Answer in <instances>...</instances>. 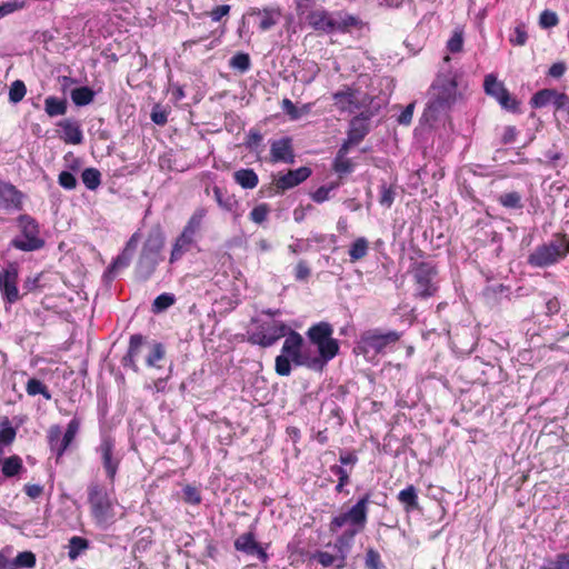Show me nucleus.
<instances>
[{
    "mask_svg": "<svg viewBox=\"0 0 569 569\" xmlns=\"http://www.w3.org/2000/svg\"><path fill=\"white\" fill-rule=\"evenodd\" d=\"M458 98L457 74H439L429 90V100L422 113L425 123L432 124L446 117Z\"/></svg>",
    "mask_w": 569,
    "mask_h": 569,
    "instance_id": "f257e3e1",
    "label": "nucleus"
},
{
    "mask_svg": "<svg viewBox=\"0 0 569 569\" xmlns=\"http://www.w3.org/2000/svg\"><path fill=\"white\" fill-rule=\"evenodd\" d=\"M303 338L300 333L289 330L282 345L281 355L276 357L274 370L281 377H288L291 373V362L295 366H305L313 370L320 369V361H315L313 357L302 351Z\"/></svg>",
    "mask_w": 569,
    "mask_h": 569,
    "instance_id": "f03ea898",
    "label": "nucleus"
},
{
    "mask_svg": "<svg viewBox=\"0 0 569 569\" xmlns=\"http://www.w3.org/2000/svg\"><path fill=\"white\" fill-rule=\"evenodd\" d=\"M163 246V233L160 230L151 231L143 243L136 266V274L140 280L146 281L153 274L157 266L161 261Z\"/></svg>",
    "mask_w": 569,
    "mask_h": 569,
    "instance_id": "7ed1b4c3",
    "label": "nucleus"
},
{
    "mask_svg": "<svg viewBox=\"0 0 569 569\" xmlns=\"http://www.w3.org/2000/svg\"><path fill=\"white\" fill-rule=\"evenodd\" d=\"M333 329L329 322H318L311 326L307 331L310 342L316 345L319 351L318 357H313L315 361H320V369L333 359L339 351V343L332 338Z\"/></svg>",
    "mask_w": 569,
    "mask_h": 569,
    "instance_id": "20e7f679",
    "label": "nucleus"
},
{
    "mask_svg": "<svg viewBox=\"0 0 569 569\" xmlns=\"http://www.w3.org/2000/svg\"><path fill=\"white\" fill-rule=\"evenodd\" d=\"M370 497L369 492L365 493L350 509L335 516L329 523V530L337 532L348 525L347 531L361 532L367 523Z\"/></svg>",
    "mask_w": 569,
    "mask_h": 569,
    "instance_id": "39448f33",
    "label": "nucleus"
},
{
    "mask_svg": "<svg viewBox=\"0 0 569 569\" xmlns=\"http://www.w3.org/2000/svg\"><path fill=\"white\" fill-rule=\"evenodd\" d=\"M88 502L91 516L98 526L106 527L113 522L114 505L107 490L97 482L88 486Z\"/></svg>",
    "mask_w": 569,
    "mask_h": 569,
    "instance_id": "423d86ee",
    "label": "nucleus"
},
{
    "mask_svg": "<svg viewBox=\"0 0 569 569\" xmlns=\"http://www.w3.org/2000/svg\"><path fill=\"white\" fill-rule=\"evenodd\" d=\"M569 252V243L566 239L559 238L538 246L528 257V263L532 267L545 268L558 262Z\"/></svg>",
    "mask_w": 569,
    "mask_h": 569,
    "instance_id": "0eeeda50",
    "label": "nucleus"
},
{
    "mask_svg": "<svg viewBox=\"0 0 569 569\" xmlns=\"http://www.w3.org/2000/svg\"><path fill=\"white\" fill-rule=\"evenodd\" d=\"M416 297L426 299L436 295L438 290V270L430 262H419L412 270Z\"/></svg>",
    "mask_w": 569,
    "mask_h": 569,
    "instance_id": "6e6552de",
    "label": "nucleus"
},
{
    "mask_svg": "<svg viewBox=\"0 0 569 569\" xmlns=\"http://www.w3.org/2000/svg\"><path fill=\"white\" fill-rule=\"evenodd\" d=\"M290 328L280 320L261 322L254 331L249 333L248 341L262 348L273 346L279 339L286 337Z\"/></svg>",
    "mask_w": 569,
    "mask_h": 569,
    "instance_id": "1a4fd4ad",
    "label": "nucleus"
},
{
    "mask_svg": "<svg viewBox=\"0 0 569 569\" xmlns=\"http://www.w3.org/2000/svg\"><path fill=\"white\" fill-rule=\"evenodd\" d=\"M96 451L99 453L106 476L112 485L121 461V457L116 451L114 440L110 436L103 435Z\"/></svg>",
    "mask_w": 569,
    "mask_h": 569,
    "instance_id": "9d476101",
    "label": "nucleus"
},
{
    "mask_svg": "<svg viewBox=\"0 0 569 569\" xmlns=\"http://www.w3.org/2000/svg\"><path fill=\"white\" fill-rule=\"evenodd\" d=\"M22 237L16 238L12 246L22 251H33L43 247L44 241L39 237V227L34 219L23 216L20 219Z\"/></svg>",
    "mask_w": 569,
    "mask_h": 569,
    "instance_id": "9b49d317",
    "label": "nucleus"
},
{
    "mask_svg": "<svg viewBox=\"0 0 569 569\" xmlns=\"http://www.w3.org/2000/svg\"><path fill=\"white\" fill-rule=\"evenodd\" d=\"M19 268L14 262H9L6 268L0 269V292L9 303L20 299L18 290Z\"/></svg>",
    "mask_w": 569,
    "mask_h": 569,
    "instance_id": "f8f14e48",
    "label": "nucleus"
},
{
    "mask_svg": "<svg viewBox=\"0 0 569 569\" xmlns=\"http://www.w3.org/2000/svg\"><path fill=\"white\" fill-rule=\"evenodd\" d=\"M483 86L486 93L493 97L503 109L518 111L519 102L493 74L486 76Z\"/></svg>",
    "mask_w": 569,
    "mask_h": 569,
    "instance_id": "ddd939ff",
    "label": "nucleus"
},
{
    "mask_svg": "<svg viewBox=\"0 0 569 569\" xmlns=\"http://www.w3.org/2000/svg\"><path fill=\"white\" fill-rule=\"evenodd\" d=\"M400 339V333L389 331L387 333L367 332L361 337L360 348L366 352L381 353L385 349Z\"/></svg>",
    "mask_w": 569,
    "mask_h": 569,
    "instance_id": "4468645a",
    "label": "nucleus"
},
{
    "mask_svg": "<svg viewBox=\"0 0 569 569\" xmlns=\"http://www.w3.org/2000/svg\"><path fill=\"white\" fill-rule=\"evenodd\" d=\"M335 107L340 112L352 113L360 108L358 99V90L351 87L345 86L343 89L332 94Z\"/></svg>",
    "mask_w": 569,
    "mask_h": 569,
    "instance_id": "2eb2a0df",
    "label": "nucleus"
},
{
    "mask_svg": "<svg viewBox=\"0 0 569 569\" xmlns=\"http://www.w3.org/2000/svg\"><path fill=\"white\" fill-rule=\"evenodd\" d=\"M234 548L237 551L243 552L246 555H256L262 562L268 560V553L256 541V536L252 531L240 535L234 540Z\"/></svg>",
    "mask_w": 569,
    "mask_h": 569,
    "instance_id": "dca6fc26",
    "label": "nucleus"
},
{
    "mask_svg": "<svg viewBox=\"0 0 569 569\" xmlns=\"http://www.w3.org/2000/svg\"><path fill=\"white\" fill-rule=\"evenodd\" d=\"M270 161L271 162H284V163H293L295 162V153L292 149L291 139L289 137H284L278 140H273L270 143Z\"/></svg>",
    "mask_w": 569,
    "mask_h": 569,
    "instance_id": "f3484780",
    "label": "nucleus"
},
{
    "mask_svg": "<svg viewBox=\"0 0 569 569\" xmlns=\"http://www.w3.org/2000/svg\"><path fill=\"white\" fill-rule=\"evenodd\" d=\"M47 438L51 451H53L57 456V461L63 456L66 450L74 440L64 433L62 435L61 427L58 425H53L49 428Z\"/></svg>",
    "mask_w": 569,
    "mask_h": 569,
    "instance_id": "a211bd4d",
    "label": "nucleus"
},
{
    "mask_svg": "<svg viewBox=\"0 0 569 569\" xmlns=\"http://www.w3.org/2000/svg\"><path fill=\"white\" fill-rule=\"evenodd\" d=\"M369 132V124L366 118L355 117L349 123L347 139L341 146H347L350 149L360 143Z\"/></svg>",
    "mask_w": 569,
    "mask_h": 569,
    "instance_id": "6ab92c4d",
    "label": "nucleus"
},
{
    "mask_svg": "<svg viewBox=\"0 0 569 569\" xmlns=\"http://www.w3.org/2000/svg\"><path fill=\"white\" fill-rule=\"evenodd\" d=\"M310 174L311 170L308 167L289 170L286 174L277 179L276 186L278 189L284 191L303 182L310 177Z\"/></svg>",
    "mask_w": 569,
    "mask_h": 569,
    "instance_id": "aec40b11",
    "label": "nucleus"
},
{
    "mask_svg": "<svg viewBox=\"0 0 569 569\" xmlns=\"http://www.w3.org/2000/svg\"><path fill=\"white\" fill-rule=\"evenodd\" d=\"M250 16L258 18V28L260 31H268L278 23L280 11L276 9H252Z\"/></svg>",
    "mask_w": 569,
    "mask_h": 569,
    "instance_id": "412c9836",
    "label": "nucleus"
},
{
    "mask_svg": "<svg viewBox=\"0 0 569 569\" xmlns=\"http://www.w3.org/2000/svg\"><path fill=\"white\" fill-rule=\"evenodd\" d=\"M142 346L143 337L141 335L131 336L128 352L122 359L124 367H129L132 370L138 371L137 359L140 355Z\"/></svg>",
    "mask_w": 569,
    "mask_h": 569,
    "instance_id": "4be33fe9",
    "label": "nucleus"
},
{
    "mask_svg": "<svg viewBox=\"0 0 569 569\" xmlns=\"http://www.w3.org/2000/svg\"><path fill=\"white\" fill-rule=\"evenodd\" d=\"M0 465L2 475L0 476V483H2V477L12 478L26 470L22 459L17 455H12L10 457L4 458L3 461L0 462Z\"/></svg>",
    "mask_w": 569,
    "mask_h": 569,
    "instance_id": "5701e85b",
    "label": "nucleus"
},
{
    "mask_svg": "<svg viewBox=\"0 0 569 569\" xmlns=\"http://www.w3.org/2000/svg\"><path fill=\"white\" fill-rule=\"evenodd\" d=\"M59 126L62 129V138L67 143L79 144L82 142V131L77 122L63 120Z\"/></svg>",
    "mask_w": 569,
    "mask_h": 569,
    "instance_id": "b1692460",
    "label": "nucleus"
},
{
    "mask_svg": "<svg viewBox=\"0 0 569 569\" xmlns=\"http://www.w3.org/2000/svg\"><path fill=\"white\" fill-rule=\"evenodd\" d=\"M0 199L6 207L19 208L21 206L22 194L11 183H0Z\"/></svg>",
    "mask_w": 569,
    "mask_h": 569,
    "instance_id": "393cba45",
    "label": "nucleus"
},
{
    "mask_svg": "<svg viewBox=\"0 0 569 569\" xmlns=\"http://www.w3.org/2000/svg\"><path fill=\"white\" fill-rule=\"evenodd\" d=\"M358 535V532L355 531H345L341 536H339L335 542V549H337L339 553L340 565L339 567L345 566V560L347 558V555L353 543V539Z\"/></svg>",
    "mask_w": 569,
    "mask_h": 569,
    "instance_id": "a878e982",
    "label": "nucleus"
},
{
    "mask_svg": "<svg viewBox=\"0 0 569 569\" xmlns=\"http://www.w3.org/2000/svg\"><path fill=\"white\" fill-rule=\"evenodd\" d=\"M310 23L317 30L332 32L336 30V17H331L327 12H313L310 16Z\"/></svg>",
    "mask_w": 569,
    "mask_h": 569,
    "instance_id": "bb28decb",
    "label": "nucleus"
},
{
    "mask_svg": "<svg viewBox=\"0 0 569 569\" xmlns=\"http://www.w3.org/2000/svg\"><path fill=\"white\" fill-rule=\"evenodd\" d=\"M233 179L243 189H253L259 183L258 174L253 169H240L233 173Z\"/></svg>",
    "mask_w": 569,
    "mask_h": 569,
    "instance_id": "cd10ccee",
    "label": "nucleus"
},
{
    "mask_svg": "<svg viewBox=\"0 0 569 569\" xmlns=\"http://www.w3.org/2000/svg\"><path fill=\"white\" fill-rule=\"evenodd\" d=\"M559 92L555 89H542L537 91L530 99L532 108H543L548 104H555Z\"/></svg>",
    "mask_w": 569,
    "mask_h": 569,
    "instance_id": "c85d7f7f",
    "label": "nucleus"
},
{
    "mask_svg": "<svg viewBox=\"0 0 569 569\" xmlns=\"http://www.w3.org/2000/svg\"><path fill=\"white\" fill-rule=\"evenodd\" d=\"M213 196L218 206L229 212L237 210L239 202L233 194H229L219 187L213 188Z\"/></svg>",
    "mask_w": 569,
    "mask_h": 569,
    "instance_id": "c756f323",
    "label": "nucleus"
},
{
    "mask_svg": "<svg viewBox=\"0 0 569 569\" xmlns=\"http://www.w3.org/2000/svg\"><path fill=\"white\" fill-rule=\"evenodd\" d=\"M193 243L194 242L179 234L172 246L169 262L172 264L180 260L187 252L191 250Z\"/></svg>",
    "mask_w": 569,
    "mask_h": 569,
    "instance_id": "7c9ffc66",
    "label": "nucleus"
},
{
    "mask_svg": "<svg viewBox=\"0 0 569 569\" xmlns=\"http://www.w3.org/2000/svg\"><path fill=\"white\" fill-rule=\"evenodd\" d=\"M349 150L347 146H341L335 159L333 169L340 174L350 173L352 171V163L350 159L347 158Z\"/></svg>",
    "mask_w": 569,
    "mask_h": 569,
    "instance_id": "2f4dec72",
    "label": "nucleus"
},
{
    "mask_svg": "<svg viewBox=\"0 0 569 569\" xmlns=\"http://www.w3.org/2000/svg\"><path fill=\"white\" fill-rule=\"evenodd\" d=\"M369 251V242L365 237L357 238L350 246L349 257L351 262L363 259Z\"/></svg>",
    "mask_w": 569,
    "mask_h": 569,
    "instance_id": "473e14b6",
    "label": "nucleus"
},
{
    "mask_svg": "<svg viewBox=\"0 0 569 569\" xmlns=\"http://www.w3.org/2000/svg\"><path fill=\"white\" fill-rule=\"evenodd\" d=\"M44 110L49 117L63 116L67 112V101L53 96L47 97L44 100Z\"/></svg>",
    "mask_w": 569,
    "mask_h": 569,
    "instance_id": "72a5a7b5",
    "label": "nucleus"
},
{
    "mask_svg": "<svg viewBox=\"0 0 569 569\" xmlns=\"http://www.w3.org/2000/svg\"><path fill=\"white\" fill-rule=\"evenodd\" d=\"M398 500L405 506L406 511L418 508V495L413 486H408L398 493Z\"/></svg>",
    "mask_w": 569,
    "mask_h": 569,
    "instance_id": "f704fd0d",
    "label": "nucleus"
},
{
    "mask_svg": "<svg viewBox=\"0 0 569 569\" xmlns=\"http://www.w3.org/2000/svg\"><path fill=\"white\" fill-rule=\"evenodd\" d=\"M94 99V91L89 87L74 88L71 91V100L78 107L91 103Z\"/></svg>",
    "mask_w": 569,
    "mask_h": 569,
    "instance_id": "c9c22d12",
    "label": "nucleus"
},
{
    "mask_svg": "<svg viewBox=\"0 0 569 569\" xmlns=\"http://www.w3.org/2000/svg\"><path fill=\"white\" fill-rule=\"evenodd\" d=\"M498 202L507 209H522V197L518 191L505 192L498 197Z\"/></svg>",
    "mask_w": 569,
    "mask_h": 569,
    "instance_id": "e433bc0d",
    "label": "nucleus"
},
{
    "mask_svg": "<svg viewBox=\"0 0 569 569\" xmlns=\"http://www.w3.org/2000/svg\"><path fill=\"white\" fill-rule=\"evenodd\" d=\"M282 109L288 116H290L291 119L298 120L302 116L308 114L310 112L311 104L307 103V104H303L302 107L298 108L295 106V103L291 100L283 99L282 100Z\"/></svg>",
    "mask_w": 569,
    "mask_h": 569,
    "instance_id": "4c0bfd02",
    "label": "nucleus"
},
{
    "mask_svg": "<svg viewBox=\"0 0 569 569\" xmlns=\"http://www.w3.org/2000/svg\"><path fill=\"white\" fill-rule=\"evenodd\" d=\"M81 180L87 189L96 190L101 183V173L96 168H87L81 173Z\"/></svg>",
    "mask_w": 569,
    "mask_h": 569,
    "instance_id": "58836bf2",
    "label": "nucleus"
},
{
    "mask_svg": "<svg viewBox=\"0 0 569 569\" xmlns=\"http://www.w3.org/2000/svg\"><path fill=\"white\" fill-rule=\"evenodd\" d=\"M539 569H569V555L561 552L545 559Z\"/></svg>",
    "mask_w": 569,
    "mask_h": 569,
    "instance_id": "ea45409f",
    "label": "nucleus"
},
{
    "mask_svg": "<svg viewBox=\"0 0 569 569\" xmlns=\"http://www.w3.org/2000/svg\"><path fill=\"white\" fill-rule=\"evenodd\" d=\"M26 391L29 396L41 395L44 399L50 400L51 393L48 390L47 386L40 381L39 379L31 378L28 380L26 386Z\"/></svg>",
    "mask_w": 569,
    "mask_h": 569,
    "instance_id": "a19ab883",
    "label": "nucleus"
},
{
    "mask_svg": "<svg viewBox=\"0 0 569 569\" xmlns=\"http://www.w3.org/2000/svg\"><path fill=\"white\" fill-rule=\"evenodd\" d=\"M89 547V543H88V540L82 538V537H78V536H73L70 540H69V550H68V556L71 560H74L77 559L81 552H83L86 549H88Z\"/></svg>",
    "mask_w": 569,
    "mask_h": 569,
    "instance_id": "79ce46f5",
    "label": "nucleus"
},
{
    "mask_svg": "<svg viewBox=\"0 0 569 569\" xmlns=\"http://www.w3.org/2000/svg\"><path fill=\"white\" fill-rule=\"evenodd\" d=\"M176 302V297L172 293H161L152 302V312L160 313L167 310Z\"/></svg>",
    "mask_w": 569,
    "mask_h": 569,
    "instance_id": "37998d69",
    "label": "nucleus"
},
{
    "mask_svg": "<svg viewBox=\"0 0 569 569\" xmlns=\"http://www.w3.org/2000/svg\"><path fill=\"white\" fill-rule=\"evenodd\" d=\"M27 93V88L23 81L16 80L11 83L9 89V101L12 103L20 102Z\"/></svg>",
    "mask_w": 569,
    "mask_h": 569,
    "instance_id": "c03bdc74",
    "label": "nucleus"
},
{
    "mask_svg": "<svg viewBox=\"0 0 569 569\" xmlns=\"http://www.w3.org/2000/svg\"><path fill=\"white\" fill-rule=\"evenodd\" d=\"M17 436L16 429L11 426L9 420H6L0 426V445L10 446Z\"/></svg>",
    "mask_w": 569,
    "mask_h": 569,
    "instance_id": "a18cd8bd",
    "label": "nucleus"
},
{
    "mask_svg": "<svg viewBox=\"0 0 569 569\" xmlns=\"http://www.w3.org/2000/svg\"><path fill=\"white\" fill-rule=\"evenodd\" d=\"M37 559L32 551H22L13 559L12 565L21 568H33Z\"/></svg>",
    "mask_w": 569,
    "mask_h": 569,
    "instance_id": "49530a36",
    "label": "nucleus"
},
{
    "mask_svg": "<svg viewBox=\"0 0 569 569\" xmlns=\"http://www.w3.org/2000/svg\"><path fill=\"white\" fill-rule=\"evenodd\" d=\"M132 257L133 254L131 252L123 249L109 267L110 272L117 273L119 270L127 268L130 264Z\"/></svg>",
    "mask_w": 569,
    "mask_h": 569,
    "instance_id": "de8ad7c7",
    "label": "nucleus"
},
{
    "mask_svg": "<svg viewBox=\"0 0 569 569\" xmlns=\"http://www.w3.org/2000/svg\"><path fill=\"white\" fill-rule=\"evenodd\" d=\"M396 191L392 187L382 183L380 186L379 203L382 207L390 208L395 201Z\"/></svg>",
    "mask_w": 569,
    "mask_h": 569,
    "instance_id": "09e8293b",
    "label": "nucleus"
},
{
    "mask_svg": "<svg viewBox=\"0 0 569 569\" xmlns=\"http://www.w3.org/2000/svg\"><path fill=\"white\" fill-rule=\"evenodd\" d=\"M230 66L241 72H246L250 68L249 54L243 52L236 53L230 60Z\"/></svg>",
    "mask_w": 569,
    "mask_h": 569,
    "instance_id": "8fccbe9b",
    "label": "nucleus"
},
{
    "mask_svg": "<svg viewBox=\"0 0 569 569\" xmlns=\"http://www.w3.org/2000/svg\"><path fill=\"white\" fill-rule=\"evenodd\" d=\"M270 209L267 203H261L254 207L250 212V219L254 223H262L267 220Z\"/></svg>",
    "mask_w": 569,
    "mask_h": 569,
    "instance_id": "3c124183",
    "label": "nucleus"
},
{
    "mask_svg": "<svg viewBox=\"0 0 569 569\" xmlns=\"http://www.w3.org/2000/svg\"><path fill=\"white\" fill-rule=\"evenodd\" d=\"M262 142V134L254 129H251L247 136L244 146L250 151L259 152V147Z\"/></svg>",
    "mask_w": 569,
    "mask_h": 569,
    "instance_id": "603ef678",
    "label": "nucleus"
},
{
    "mask_svg": "<svg viewBox=\"0 0 569 569\" xmlns=\"http://www.w3.org/2000/svg\"><path fill=\"white\" fill-rule=\"evenodd\" d=\"M359 24V20L350 14L336 17V30L346 31Z\"/></svg>",
    "mask_w": 569,
    "mask_h": 569,
    "instance_id": "864d4df0",
    "label": "nucleus"
},
{
    "mask_svg": "<svg viewBox=\"0 0 569 569\" xmlns=\"http://www.w3.org/2000/svg\"><path fill=\"white\" fill-rule=\"evenodd\" d=\"M164 356V350L160 343L153 345L147 356L146 363L148 367H156L157 362Z\"/></svg>",
    "mask_w": 569,
    "mask_h": 569,
    "instance_id": "5fc2aeb1",
    "label": "nucleus"
},
{
    "mask_svg": "<svg viewBox=\"0 0 569 569\" xmlns=\"http://www.w3.org/2000/svg\"><path fill=\"white\" fill-rule=\"evenodd\" d=\"M559 22L558 16L556 12L550 10H543L539 18V24L541 28L548 29L557 26Z\"/></svg>",
    "mask_w": 569,
    "mask_h": 569,
    "instance_id": "6e6d98bb",
    "label": "nucleus"
},
{
    "mask_svg": "<svg viewBox=\"0 0 569 569\" xmlns=\"http://www.w3.org/2000/svg\"><path fill=\"white\" fill-rule=\"evenodd\" d=\"M183 500L190 505H199L201 502V495L196 487L186 486L183 488Z\"/></svg>",
    "mask_w": 569,
    "mask_h": 569,
    "instance_id": "4d7b16f0",
    "label": "nucleus"
},
{
    "mask_svg": "<svg viewBox=\"0 0 569 569\" xmlns=\"http://www.w3.org/2000/svg\"><path fill=\"white\" fill-rule=\"evenodd\" d=\"M207 216V210L203 207L197 208L188 220V224L193 227L196 230H200L203 219Z\"/></svg>",
    "mask_w": 569,
    "mask_h": 569,
    "instance_id": "13d9d810",
    "label": "nucleus"
},
{
    "mask_svg": "<svg viewBox=\"0 0 569 569\" xmlns=\"http://www.w3.org/2000/svg\"><path fill=\"white\" fill-rule=\"evenodd\" d=\"M336 189V184L321 186L311 196L315 202L321 203L329 199L330 192Z\"/></svg>",
    "mask_w": 569,
    "mask_h": 569,
    "instance_id": "bf43d9fd",
    "label": "nucleus"
},
{
    "mask_svg": "<svg viewBox=\"0 0 569 569\" xmlns=\"http://www.w3.org/2000/svg\"><path fill=\"white\" fill-rule=\"evenodd\" d=\"M462 46H463L462 32L455 31L452 37L447 42L448 50L452 53H457L462 50Z\"/></svg>",
    "mask_w": 569,
    "mask_h": 569,
    "instance_id": "052dcab7",
    "label": "nucleus"
},
{
    "mask_svg": "<svg viewBox=\"0 0 569 569\" xmlns=\"http://www.w3.org/2000/svg\"><path fill=\"white\" fill-rule=\"evenodd\" d=\"M58 182L59 184L67 189V190H72L77 187V179L76 177L69 172V171H62L60 172L59 177H58Z\"/></svg>",
    "mask_w": 569,
    "mask_h": 569,
    "instance_id": "680f3d73",
    "label": "nucleus"
},
{
    "mask_svg": "<svg viewBox=\"0 0 569 569\" xmlns=\"http://www.w3.org/2000/svg\"><path fill=\"white\" fill-rule=\"evenodd\" d=\"M311 274V270L305 260H300L295 268V277L298 281L307 280Z\"/></svg>",
    "mask_w": 569,
    "mask_h": 569,
    "instance_id": "e2e57ef3",
    "label": "nucleus"
},
{
    "mask_svg": "<svg viewBox=\"0 0 569 569\" xmlns=\"http://www.w3.org/2000/svg\"><path fill=\"white\" fill-rule=\"evenodd\" d=\"M527 32L523 26H517L513 30V33L510 37L511 43L515 46H523L527 42Z\"/></svg>",
    "mask_w": 569,
    "mask_h": 569,
    "instance_id": "0e129e2a",
    "label": "nucleus"
},
{
    "mask_svg": "<svg viewBox=\"0 0 569 569\" xmlns=\"http://www.w3.org/2000/svg\"><path fill=\"white\" fill-rule=\"evenodd\" d=\"M366 567L368 569H380V567H381L380 555L376 550L369 549L367 551Z\"/></svg>",
    "mask_w": 569,
    "mask_h": 569,
    "instance_id": "69168bd1",
    "label": "nucleus"
},
{
    "mask_svg": "<svg viewBox=\"0 0 569 569\" xmlns=\"http://www.w3.org/2000/svg\"><path fill=\"white\" fill-rule=\"evenodd\" d=\"M553 107L556 111H562L569 116V96L563 92H559Z\"/></svg>",
    "mask_w": 569,
    "mask_h": 569,
    "instance_id": "338daca9",
    "label": "nucleus"
},
{
    "mask_svg": "<svg viewBox=\"0 0 569 569\" xmlns=\"http://www.w3.org/2000/svg\"><path fill=\"white\" fill-rule=\"evenodd\" d=\"M413 110H415V103H409L403 110L402 112L399 114L398 117V122L400 124H405V126H408L411 120H412V116H413Z\"/></svg>",
    "mask_w": 569,
    "mask_h": 569,
    "instance_id": "774afa93",
    "label": "nucleus"
}]
</instances>
